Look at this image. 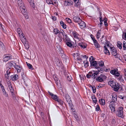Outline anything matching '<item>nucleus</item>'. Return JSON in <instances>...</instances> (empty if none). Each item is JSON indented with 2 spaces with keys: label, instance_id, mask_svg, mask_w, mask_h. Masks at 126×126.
I'll list each match as a JSON object with an SVG mask.
<instances>
[{
  "label": "nucleus",
  "instance_id": "1",
  "mask_svg": "<svg viewBox=\"0 0 126 126\" xmlns=\"http://www.w3.org/2000/svg\"><path fill=\"white\" fill-rule=\"evenodd\" d=\"M48 92L49 94L51 96L52 99L57 101L61 105H62L63 104V102L59 99L56 95L54 94L49 91H48Z\"/></svg>",
  "mask_w": 126,
  "mask_h": 126
},
{
  "label": "nucleus",
  "instance_id": "2",
  "mask_svg": "<svg viewBox=\"0 0 126 126\" xmlns=\"http://www.w3.org/2000/svg\"><path fill=\"white\" fill-rule=\"evenodd\" d=\"M18 6L19 7L20 9L21 13H24L25 7L24 4L22 0H16Z\"/></svg>",
  "mask_w": 126,
  "mask_h": 126
},
{
  "label": "nucleus",
  "instance_id": "3",
  "mask_svg": "<svg viewBox=\"0 0 126 126\" xmlns=\"http://www.w3.org/2000/svg\"><path fill=\"white\" fill-rule=\"evenodd\" d=\"M123 108L122 107H120L118 108L117 112V115L118 117L121 118L123 117Z\"/></svg>",
  "mask_w": 126,
  "mask_h": 126
},
{
  "label": "nucleus",
  "instance_id": "4",
  "mask_svg": "<svg viewBox=\"0 0 126 126\" xmlns=\"http://www.w3.org/2000/svg\"><path fill=\"white\" fill-rule=\"evenodd\" d=\"M99 42L102 44H104L108 46L109 45L108 44V41L107 39L104 36V35H102V37L99 40Z\"/></svg>",
  "mask_w": 126,
  "mask_h": 126
},
{
  "label": "nucleus",
  "instance_id": "5",
  "mask_svg": "<svg viewBox=\"0 0 126 126\" xmlns=\"http://www.w3.org/2000/svg\"><path fill=\"white\" fill-rule=\"evenodd\" d=\"M107 77L105 75L103 74H101L99 76L96 78V79L98 82H101L103 81L104 79H106Z\"/></svg>",
  "mask_w": 126,
  "mask_h": 126
},
{
  "label": "nucleus",
  "instance_id": "6",
  "mask_svg": "<svg viewBox=\"0 0 126 126\" xmlns=\"http://www.w3.org/2000/svg\"><path fill=\"white\" fill-rule=\"evenodd\" d=\"M64 32L63 31H61L60 32V33L58 34V39L60 42H61L63 40V38L62 36H63V35H64Z\"/></svg>",
  "mask_w": 126,
  "mask_h": 126
},
{
  "label": "nucleus",
  "instance_id": "7",
  "mask_svg": "<svg viewBox=\"0 0 126 126\" xmlns=\"http://www.w3.org/2000/svg\"><path fill=\"white\" fill-rule=\"evenodd\" d=\"M16 65V63H14L13 61H11L7 63L6 64V68H9L10 69L12 67L13 65L14 66V65Z\"/></svg>",
  "mask_w": 126,
  "mask_h": 126
},
{
  "label": "nucleus",
  "instance_id": "8",
  "mask_svg": "<svg viewBox=\"0 0 126 126\" xmlns=\"http://www.w3.org/2000/svg\"><path fill=\"white\" fill-rule=\"evenodd\" d=\"M73 2L71 0H65L64 1V6H71L72 5Z\"/></svg>",
  "mask_w": 126,
  "mask_h": 126
},
{
  "label": "nucleus",
  "instance_id": "9",
  "mask_svg": "<svg viewBox=\"0 0 126 126\" xmlns=\"http://www.w3.org/2000/svg\"><path fill=\"white\" fill-rule=\"evenodd\" d=\"M118 69H117L111 70L110 73L114 75L115 76H118L120 75V73L118 72Z\"/></svg>",
  "mask_w": 126,
  "mask_h": 126
},
{
  "label": "nucleus",
  "instance_id": "10",
  "mask_svg": "<svg viewBox=\"0 0 126 126\" xmlns=\"http://www.w3.org/2000/svg\"><path fill=\"white\" fill-rule=\"evenodd\" d=\"M115 102H111L110 103L109 107L111 111L114 112L115 111Z\"/></svg>",
  "mask_w": 126,
  "mask_h": 126
},
{
  "label": "nucleus",
  "instance_id": "11",
  "mask_svg": "<svg viewBox=\"0 0 126 126\" xmlns=\"http://www.w3.org/2000/svg\"><path fill=\"white\" fill-rule=\"evenodd\" d=\"M110 51L112 54V55H117V50H116L115 48L114 47H110Z\"/></svg>",
  "mask_w": 126,
  "mask_h": 126
},
{
  "label": "nucleus",
  "instance_id": "12",
  "mask_svg": "<svg viewBox=\"0 0 126 126\" xmlns=\"http://www.w3.org/2000/svg\"><path fill=\"white\" fill-rule=\"evenodd\" d=\"M112 98L111 99V102H115L117 100V96L116 94L113 93L112 94Z\"/></svg>",
  "mask_w": 126,
  "mask_h": 126
},
{
  "label": "nucleus",
  "instance_id": "13",
  "mask_svg": "<svg viewBox=\"0 0 126 126\" xmlns=\"http://www.w3.org/2000/svg\"><path fill=\"white\" fill-rule=\"evenodd\" d=\"M11 79L12 80L15 81L17 80L18 78V75L17 74H15L11 76L10 77Z\"/></svg>",
  "mask_w": 126,
  "mask_h": 126
},
{
  "label": "nucleus",
  "instance_id": "14",
  "mask_svg": "<svg viewBox=\"0 0 126 126\" xmlns=\"http://www.w3.org/2000/svg\"><path fill=\"white\" fill-rule=\"evenodd\" d=\"M73 21L76 23H78V24L79 23L80 21H81V20L80 18L76 16H74L73 18Z\"/></svg>",
  "mask_w": 126,
  "mask_h": 126
},
{
  "label": "nucleus",
  "instance_id": "15",
  "mask_svg": "<svg viewBox=\"0 0 126 126\" xmlns=\"http://www.w3.org/2000/svg\"><path fill=\"white\" fill-rule=\"evenodd\" d=\"M81 29H83L85 27V24L84 22L81 20V21L78 23Z\"/></svg>",
  "mask_w": 126,
  "mask_h": 126
},
{
  "label": "nucleus",
  "instance_id": "16",
  "mask_svg": "<svg viewBox=\"0 0 126 126\" xmlns=\"http://www.w3.org/2000/svg\"><path fill=\"white\" fill-rule=\"evenodd\" d=\"M91 72V78H93L94 79H96V77L98 74V72H97V71H96L95 73H93L92 72Z\"/></svg>",
  "mask_w": 126,
  "mask_h": 126
},
{
  "label": "nucleus",
  "instance_id": "17",
  "mask_svg": "<svg viewBox=\"0 0 126 126\" xmlns=\"http://www.w3.org/2000/svg\"><path fill=\"white\" fill-rule=\"evenodd\" d=\"M120 85L117 83H116V84L113 88L114 90L115 91H118L120 88Z\"/></svg>",
  "mask_w": 126,
  "mask_h": 126
},
{
  "label": "nucleus",
  "instance_id": "18",
  "mask_svg": "<svg viewBox=\"0 0 126 126\" xmlns=\"http://www.w3.org/2000/svg\"><path fill=\"white\" fill-rule=\"evenodd\" d=\"M14 67L16 69L17 72H19L21 70V68L19 65H14Z\"/></svg>",
  "mask_w": 126,
  "mask_h": 126
},
{
  "label": "nucleus",
  "instance_id": "19",
  "mask_svg": "<svg viewBox=\"0 0 126 126\" xmlns=\"http://www.w3.org/2000/svg\"><path fill=\"white\" fill-rule=\"evenodd\" d=\"M78 45L79 46L83 48H86L87 46L86 44L82 42L78 43Z\"/></svg>",
  "mask_w": 126,
  "mask_h": 126
},
{
  "label": "nucleus",
  "instance_id": "20",
  "mask_svg": "<svg viewBox=\"0 0 126 126\" xmlns=\"http://www.w3.org/2000/svg\"><path fill=\"white\" fill-rule=\"evenodd\" d=\"M63 39L64 42H66V41H68L70 39L67 37V35L65 34V32L64 34V35H63Z\"/></svg>",
  "mask_w": 126,
  "mask_h": 126
},
{
  "label": "nucleus",
  "instance_id": "21",
  "mask_svg": "<svg viewBox=\"0 0 126 126\" xmlns=\"http://www.w3.org/2000/svg\"><path fill=\"white\" fill-rule=\"evenodd\" d=\"M108 84L113 88L114 87V86L116 84V83L113 81L110 80L108 82Z\"/></svg>",
  "mask_w": 126,
  "mask_h": 126
},
{
  "label": "nucleus",
  "instance_id": "22",
  "mask_svg": "<svg viewBox=\"0 0 126 126\" xmlns=\"http://www.w3.org/2000/svg\"><path fill=\"white\" fill-rule=\"evenodd\" d=\"M93 41L95 47L97 48L99 47H100V45L97 42V41L95 39H93Z\"/></svg>",
  "mask_w": 126,
  "mask_h": 126
},
{
  "label": "nucleus",
  "instance_id": "23",
  "mask_svg": "<svg viewBox=\"0 0 126 126\" xmlns=\"http://www.w3.org/2000/svg\"><path fill=\"white\" fill-rule=\"evenodd\" d=\"M104 65V62L102 61H98L97 62V66L98 67H102Z\"/></svg>",
  "mask_w": 126,
  "mask_h": 126
},
{
  "label": "nucleus",
  "instance_id": "24",
  "mask_svg": "<svg viewBox=\"0 0 126 126\" xmlns=\"http://www.w3.org/2000/svg\"><path fill=\"white\" fill-rule=\"evenodd\" d=\"M104 52L105 54H107L108 55H110V54L109 52V50L108 49L106 46H104Z\"/></svg>",
  "mask_w": 126,
  "mask_h": 126
},
{
  "label": "nucleus",
  "instance_id": "25",
  "mask_svg": "<svg viewBox=\"0 0 126 126\" xmlns=\"http://www.w3.org/2000/svg\"><path fill=\"white\" fill-rule=\"evenodd\" d=\"M90 63L92 66H95V68H96L98 67L97 66V62L96 61H94L92 62H91Z\"/></svg>",
  "mask_w": 126,
  "mask_h": 126
},
{
  "label": "nucleus",
  "instance_id": "26",
  "mask_svg": "<svg viewBox=\"0 0 126 126\" xmlns=\"http://www.w3.org/2000/svg\"><path fill=\"white\" fill-rule=\"evenodd\" d=\"M12 58L10 56H6L3 58V61L6 62L11 59Z\"/></svg>",
  "mask_w": 126,
  "mask_h": 126
},
{
  "label": "nucleus",
  "instance_id": "27",
  "mask_svg": "<svg viewBox=\"0 0 126 126\" xmlns=\"http://www.w3.org/2000/svg\"><path fill=\"white\" fill-rule=\"evenodd\" d=\"M73 36L76 39H78L79 38V35L76 32H72Z\"/></svg>",
  "mask_w": 126,
  "mask_h": 126
},
{
  "label": "nucleus",
  "instance_id": "28",
  "mask_svg": "<svg viewBox=\"0 0 126 126\" xmlns=\"http://www.w3.org/2000/svg\"><path fill=\"white\" fill-rule=\"evenodd\" d=\"M24 35H22V37L21 38V40L22 42L23 43V44H24L25 43L28 42V41L23 36Z\"/></svg>",
  "mask_w": 126,
  "mask_h": 126
},
{
  "label": "nucleus",
  "instance_id": "29",
  "mask_svg": "<svg viewBox=\"0 0 126 126\" xmlns=\"http://www.w3.org/2000/svg\"><path fill=\"white\" fill-rule=\"evenodd\" d=\"M65 98L68 103H69L70 101L71 100L70 97L68 94H66L65 96Z\"/></svg>",
  "mask_w": 126,
  "mask_h": 126
},
{
  "label": "nucleus",
  "instance_id": "30",
  "mask_svg": "<svg viewBox=\"0 0 126 126\" xmlns=\"http://www.w3.org/2000/svg\"><path fill=\"white\" fill-rule=\"evenodd\" d=\"M65 42L67 46L71 47H72V44L70 42V39L68 41H66Z\"/></svg>",
  "mask_w": 126,
  "mask_h": 126
},
{
  "label": "nucleus",
  "instance_id": "31",
  "mask_svg": "<svg viewBox=\"0 0 126 126\" xmlns=\"http://www.w3.org/2000/svg\"><path fill=\"white\" fill-rule=\"evenodd\" d=\"M21 76L22 78L23 79L24 82H26V81L27 79V78L24 73H23L21 74Z\"/></svg>",
  "mask_w": 126,
  "mask_h": 126
},
{
  "label": "nucleus",
  "instance_id": "32",
  "mask_svg": "<svg viewBox=\"0 0 126 126\" xmlns=\"http://www.w3.org/2000/svg\"><path fill=\"white\" fill-rule=\"evenodd\" d=\"M53 32L55 35H57V34H59L60 33V32H61L57 28L54 29Z\"/></svg>",
  "mask_w": 126,
  "mask_h": 126
},
{
  "label": "nucleus",
  "instance_id": "33",
  "mask_svg": "<svg viewBox=\"0 0 126 126\" xmlns=\"http://www.w3.org/2000/svg\"><path fill=\"white\" fill-rule=\"evenodd\" d=\"M56 60L57 61V62H56V64L58 66H60L61 65L62 62L59 59H57V60L56 59Z\"/></svg>",
  "mask_w": 126,
  "mask_h": 126
},
{
  "label": "nucleus",
  "instance_id": "34",
  "mask_svg": "<svg viewBox=\"0 0 126 126\" xmlns=\"http://www.w3.org/2000/svg\"><path fill=\"white\" fill-rule=\"evenodd\" d=\"M96 69H97V71L98 72V74L99 72H100L101 73H102L104 71L103 69V68H100L98 67Z\"/></svg>",
  "mask_w": 126,
  "mask_h": 126
},
{
  "label": "nucleus",
  "instance_id": "35",
  "mask_svg": "<svg viewBox=\"0 0 126 126\" xmlns=\"http://www.w3.org/2000/svg\"><path fill=\"white\" fill-rule=\"evenodd\" d=\"M99 102L100 104L102 105H104L105 104V100L103 99H100L99 100Z\"/></svg>",
  "mask_w": 126,
  "mask_h": 126
},
{
  "label": "nucleus",
  "instance_id": "36",
  "mask_svg": "<svg viewBox=\"0 0 126 126\" xmlns=\"http://www.w3.org/2000/svg\"><path fill=\"white\" fill-rule=\"evenodd\" d=\"M0 46L1 47L2 49L3 50H6V48L3 44L1 42H0Z\"/></svg>",
  "mask_w": 126,
  "mask_h": 126
},
{
  "label": "nucleus",
  "instance_id": "37",
  "mask_svg": "<svg viewBox=\"0 0 126 126\" xmlns=\"http://www.w3.org/2000/svg\"><path fill=\"white\" fill-rule=\"evenodd\" d=\"M25 11H24V13H22L24 15L26 18L28 19L29 18V16L28 15H27V13L26 12V10L25 9Z\"/></svg>",
  "mask_w": 126,
  "mask_h": 126
},
{
  "label": "nucleus",
  "instance_id": "38",
  "mask_svg": "<svg viewBox=\"0 0 126 126\" xmlns=\"http://www.w3.org/2000/svg\"><path fill=\"white\" fill-rule=\"evenodd\" d=\"M61 25L62 26L63 28L64 29H65L66 28V25L62 21H61L60 22Z\"/></svg>",
  "mask_w": 126,
  "mask_h": 126
},
{
  "label": "nucleus",
  "instance_id": "39",
  "mask_svg": "<svg viewBox=\"0 0 126 126\" xmlns=\"http://www.w3.org/2000/svg\"><path fill=\"white\" fill-rule=\"evenodd\" d=\"M24 46L27 49H28L30 47V45L28 41L24 44Z\"/></svg>",
  "mask_w": 126,
  "mask_h": 126
},
{
  "label": "nucleus",
  "instance_id": "40",
  "mask_svg": "<svg viewBox=\"0 0 126 126\" xmlns=\"http://www.w3.org/2000/svg\"><path fill=\"white\" fill-rule=\"evenodd\" d=\"M17 31L18 34L19 35H20L21 34L22 35H24V34H23L20 28H17Z\"/></svg>",
  "mask_w": 126,
  "mask_h": 126
},
{
  "label": "nucleus",
  "instance_id": "41",
  "mask_svg": "<svg viewBox=\"0 0 126 126\" xmlns=\"http://www.w3.org/2000/svg\"><path fill=\"white\" fill-rule=\"evenodd\" d=\"M76 3L75 6L76 7H78L79 6V0H73Z\"/></svg>",
  "mask_w": 126,
  "mask_h": 126
},
{
  "label": "nucleus",
  "instance_id": "42",
  "mask_svg": "<svg viewBox=\"0 0 126 126\" xmlns=\"http://www.w3.org/2000/svg\"><path fill=\"white\" fill-rule=\"evenodd\" d=\"M100 31H101V30H99L98 31V32L97 34L96 37L98 39L99 38L100 36V35H101Z\"/></svg>",
  "mask_w": 126,
  "mask_h": 126
},
{
  "label": "nucleus",
  "instance_id": "43",
  "mask_svg": "<svg viewBox=\"0 0 126 126\" xmlns=\"http://www.w3.org/2000/svg\"><path fill=\"white\" fill-rule=\"evenodd\" d=\"M92 98L93 102L96 103L97 101L96 98L94 96H92Z\"/></svg>",
  "mask_w": 126,
  "mask_h": 126
},
{
  "label": "nucleus",
  "instance_id": "44",
  "mask_svg": "<svg viewBox=\"0 0 126 126\" xmlns=\"http://www.w3.org/2000/svg\"><path fill=\"white\" fill-rule=\"evenodd\" d=\"M26 63L27 64V65L28 67L30 69H31L32 70L33 69V67L32 65H31V64H30V63H27V62H26Z\"/></svg>",
  "mask_w": 126,
  "mask_h": 126
},
{
  "label": "nucleus",
  "instance_id": "45",
  "mask_svg": "<svg viewBox=\"0 0 126 126\" xmlns=\"http://www.w3.org/2000/svg\"><path fill=\"white\" fill-rule=\"evenodd\" d=\"M9 89H10L11 92L13 93L14 94V90L13 88L12 85L11 86H9Z\"/></svg>",
  "mask_w": 126,
  "mask_h": 126
},
{
  "label": "nucleus",
  "instance_id": "46",
  "mask_svg": "<svg viewBox=\"0 0 126 126\" xmlns=\"http://www.w3.org/2000/svg\"><path fill=\"white\" fill-rule=\"evenodd\" d=\"M123 49L124 50H126V43L125 41L123 43Z\"/></svg>",
  "mask_w": 126,
  "mask_h": 126
},
{
  "label": "nucleus",
  "instance_id": "47",
  "mask_svg": "<svg viewBox=\"0 0 126 126\" xmlns=\"http://www.w3.org/2000/svg\"><path fill=\"white\" fill-rule=\"evenodd\" d=\"M83 62L84 64V66L85 68H86L89 65L88 62L87 61H84Z\"/></svg>",
  "mask_w": 126,
  "mask_h": 126
},
{
  "label": "nucleus",
  "instance_id": "48",
  "mask_svg": "<svg viewBox=\"0 0 126 126\" xmlns=\"http://www.w3.org/2000/svg\"><path fill=\"white\" fill-rule=\"evenodd\" d=\"M66 20L69 23H72V22L71 19L69 18H65Z\"/></svg>",
  "mask_w": 126,
  "mask_h": 126
},
{
  "label": "nucleus",
  "instance_id": "49",
  "mask_svg": "<svg viewBox=\"0 0 126 126\" xmlns=\"http://www.w3.org/2000/svg\"><path fill=\"white\" fill-rule=\"evenodd\" d=\"M6 69H7V71H6V73H7V76L8 77L9 76V74H10V69H9V68H6Z\"/></svg>",
  "mask_w": 126,
  "mask_h": 126
},
{
  "label": "nucleus",
  "instance_id": "50",
  "mask_svg": "<svg viewBox=\"0 0 126 126\" xmlns=\"http://www.w3.org/2000/svg\"><path fill=\"white\" fill-rule=\"evenodd\" d=\"M121 44L120 43V42H118V44L117 46L119 48L121 49L122 48V46H121Z\"/></svg>",
  "mask_w": 126,
  "mask_h": 126
},
{
  "label": "nucleus",
  "instance_id": "51",
  "mask_svg": "<svg viewBox=\"0 0 126 126\" xmlns=\"http://www.w3.org/2000/svg\"><path fill=\"white\" fill-rule=\"evenodd\" d=\"M94 60L95 59L94 58H93L92 56H91V57L90 58L89 61L90 62V63L91 62H91H93L94 61Z\"/></svg>",
  "mask_w": 126,
  "mask_h": 126
},
{
  "label": "nucleus",
  "instance_id": "52",
  "mask_svg": "<svg viewBox=\"0 0 126 126\" xmlns=\"http://www.w3.org/2000/svg\"><path fill=\"white\" fill-rule=\"evenodd\" d=\"M91 72H90L87 74L86 77L87 78H90L91 77Z\"/></svg>",
  "mask_w": 126,
  "mask_h": 126
},
{
  "label": "nucleus",
  "instance_id": "53",
  "mask_svg": "<svg viewBox=\"0 0 126 126\" xmlns=\"http://www.w3.org/2000/svg\"><path fill=\"white\" fill-rule=\"evenodd\" d=\"M118 80L120 81H123L124 80L122 78V76H118Z\"/></svg>",
  "mask_w": 126,
  "mask_h": 126
},
{
  "label": "nucleus",
  "instance_id": "54",
  "mask_svg": "<svg viewBox=\"0 0 126 126\" xmlns=\"http://www.w3.org/2000/svg\"><path fill=\"white\" fill-rule=\"evenodd\" d=\"M92 89L93 91V92L94 93H95L96 92V88L94 86H93L92 87Z\"/></svg>",
  "mask_w": 126,
  "mask_h": 126
},
{
  "label": "nucleus",
  "instance_id": "55",
  "mask_svg": "<svg viewBox=\"0 0 126 126\" xmlns=\"http://www.w3.org/2000/svg\"><path fill=\"white\" fill-rule=\"evenodd\" d=\"M46 1L47 2L48 4H53L52 2L51 1V0H46Z\"/></svg>",
  "mask_w": 126,
  "mask_h": 126
},
{
  "label": "nucleus",
  "instance_id": "56",
  "mask_svg": "<svg viewBox=\"0 0 126 126\" xmlns=\"http://www.w3.org/2000/svg\"><path fill=\"white\" fill-rule=\"evenodd\" d=\"M100 109V108L98 105H97L95 108V110L97 111Z\"/></svg>",
  "mask_w": 126,
  "mask_h": 126
},
{
  "label": "nucleus",
  "instance_id": "57",
  "mask_svg": "<svg viewBox=\"0 0 126 126\" xmlns=\"http://www.w3.org/2000/svg\"><path fill=\"white\" fill-rule=\"evenodd\" d=\"M116 123L115 120L113 118L112 119L111 121V123L113 124H115Z\"/></svg>",
  "mask_w": 126,
  "mask_h": 126
},
{
  "label": "nucleus",
  "instance_id": "58",
  "mask_svg": "<svg viewBox=\"0 0 126 126\" xmlns=\"http://www.w3.org/2000/svg\"><path fill=\"white\" fill-rule=\"evenodd\" d=\"M74 116L75 117V119L76 120H78L79 119V118L78 117V116L76 114H74Z\"/></svg>",
  "mask_w": 126,
  "mask_h": 126
},
{
  "label": "nucleus",
  "instance_id": "59",
  "mask_svg": "<svg viewBox=\"0 0 126 126\" xmlns=\"http://www.w3.org/2000/svg\"><path fill=\"white\" fill-rule=\"evenodd\" d=\"M30 4L31 6L33 8H34L35 7V5L34 2H32V3H30Z\"/></svg>",
  "mask_w": 126,
  "mask_h": 126
},
{
  "label": "nucleus",
  "instance_id": "60",
  "mask_svg": "<svg viewBox=\"0 0 126 126\" xmlns=\"http://www.w3.org/2000/svg\"><path fill=\"white\" fill-rule=\"evenodd\" d=\"M118 97L119 98L121 99H123L124 98V96H123L121 95H119L118 96Z\"/></svg>",
  "mask_w": 126,
  "mask_h": 126
},
{
  "label": "nucleus",
  "instance_id": "61",
  "mask_svg": "<svg viewBox=\"0 0 126 126\" xmlns=\"http://www.w3.org/2000/svg\"><path fill=\"white\" fill-rule=\"evenodd\" d=\"M72 78L71 77H70L69 76H68L67 78V79L68 80L70 81L71 80Z\"/></svg>",
  "mask_w": 126,
  "mask_h": 126
},
{
  "label": "nucleus",
  "instance_id": "62",
  "mask_svg": "<svg viewBox=\"0 0 126 126\" xmlns=\"http://www.w3.org/2000/svg\"><path fill=\"white\" fill-rule=\"evenodd\" d=\"M52 18L53 20L54 21L56 20L57 19V18L55 17L52 16Z\"/></svg>",
  "mask_w": 126,
  "mask_h": 126
},
{
  "label": "nucleus",
  "instance_id": "63",
  "mask_svg": "<svg viewBox=\"0 0 126 126\" xmlns=\"http://www.w3.org/2000/svg\"><path fill=\"white\" fill-rule=\"evenodd\" d=\"M28 2L30 3H32L33 2V0H28Z\"/></svg>",
  "mask_w": 126,
  "mask_h": 126
},
{
  "label": "nucleus",
  "instance_id": "64",
  "mask_svg": "<svg viewBox=\"0 0 126 126\" xmlns=\"http://www.w3.org/2000/svg\"><path fill=\"white\" fill-rule=\"evenodd\" d=\"M125 76H126V69H125L124 70Z\"/></svg>",
  "mask_w": 126,
  "mask_h": 126
}]
</instances>
